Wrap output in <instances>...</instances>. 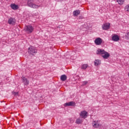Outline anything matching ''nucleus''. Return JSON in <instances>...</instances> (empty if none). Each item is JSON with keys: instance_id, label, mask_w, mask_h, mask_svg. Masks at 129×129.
<instances>
[{"instance_id": "f257e3e1", "label": "nucleus", "mask_w": 129, "mask_h": 129, "mask_svg": "<svg viewBox=\"0 0 129 129\" xmlns=\"http://www.w3.org/2000/svg\"><path fill=\"white\" fill-rule=\"evenodd\" d=\"M27 5L28 7L31 8L32 9H39L41 6L37 5L33 3V0H28L27 2Z\"/></svg>"}, {"instance_id": "f03ea898", "label": "nucleus", "mask_w": 129, "mask_h": 129, "mask_svg": "<svg viewBox=\"0 0 129 129\" xmlns=\"http://www.w3.org/2000/svg\"><path fill=\"white\" fill-rule=\"evenodd\" d=\"M24 30L27 34H32L34 31V27L31 25H26Z\"/></svg>"}, {"instance_id": "7ed1b4c3", "label": "nucleus", "mask_w": 129, "mask_h": 129, "mask_svg": "<svg viewBox=\"0 0 129 129\" xmlns=\"http://www.w3.org/2000/svg\"><path fill=\"white\" fill-rule=\"evenodd\" d=\"M28 53L29 54H31V55H34L37 53V48L34 46H31L28 48Z\"/></svg>"}, {"instance_id": "20e7f679", "label": "nucleus", "mask_w": 129, "mask_h": 129, "mask_svg": "<svg viewBox=\"0 0 129 129\" xmlns=\"http://www.w3.org/2000/svg\"><path fill=\"white\" fill-rule=\"evenodd\" d=\"M80 117H81L83 119H85L88 115V113L87 111L84 110L82 111L80 113H79Z\"/></svg>"}, {"instance_id": "39448f33", "label": "nucleus", "mask_w": 129, "mask_h": 129, "mask_svg": "<svg viewBox=\"0 0 129 129\" xmlns=\"http://www.w3.org/2000/svg\"><path fill=\"white\" fill-rule=\"evenodd\" d=\"M102 28L104 31H107V30H109V29H110V23H104V24L102 25Z\"/></svg>"}, {"instance_id": "423d86ee", "label": "nucleus", "mask_w": 129, "mask_h": 129, "mask_svg": "<svg viewBox=\"0 0 129 129\" xmlns=\"http://www.w3.org/2000/svg\"><path fill=\"white\" fill-rule=\"evenodd\" d=\"M102 39H101L100 37H98L94 40V43L95 45H97V46H100L102 44Z\"/></svg>"}, {"instance_id": "0eeeda50", "label": "nucleus", "mask_w": 129, "mask_h": 129, "mask_svg": "<svg viewBox=\"0 0 129 129\" xmlns=\"http://www.w3.org/2000/svg\"><path fill=\"white\" fill-rule=\"evenodd\" d=\"M100 121L96 120L93 121L92 124L93 126H94L95 128H98L99 126H101V124L100 123Z\"/></svg>"}, {"instance_id": "6e6552de", "label": "nucleus", "mask_w": 129, "mask_h": 129, "mask_svg": "<svg viewBox=\"0 0 129 129\" xmlns=\"http://www.w3.org/2000/svg\"><path fill=\"white\" fill-rule=\"evenodd\" d=\"M83 120H84V119L81 117H79L76 120V124H81L83 122Z\"/></svg>"}, {"instance_id": "1a4fd4ad", "label": "nucleus", "mask_w": 129, "mask_h": 129, "mask_svg": "<svg viewBox=\"0 0 129 129\" xmlns=\"http://www.w3.org/2000/svg\"><path fill=\"white\" fill-rule=\"evenodd\" d=\"M8 24L9 25H15V24H16V20L14 18L11 17L8 20Z\"/></svg>"}, {"instance_id": "9d476101", "label": "nucleus", "mask_w": 129, "mask_h": 129, "mask_svg": "<svg viewBox=\"0 0 129 129\" xmlns=\"http://www.w3.org/2000/svg\"><path fill=\"white\" fill-rule=\"evenodd\" d=\"M76 103L74 101H71L64 104V106H75Z\"/></svg>"}, {"instance_id": "9b49d317", "label": "nucleus", "mask_w": 129, "mask_h": 129, "mask_svg": "<svg viewBox=\"0 0 129 129\" xmlns=\"http://www.w3.org/2000/svg\"><path fill=\"white\" fill-rule=\"evenodd\" d=\"M112 40L114 41V42H118L119 37L117 35H114L112 37Z\"/></svg>"}, {"instance_id": "f8f14e48", "label": "nucleus", "mask_w": 129, "mask_h": 129, "mask_svg": "<svg viewBox=\"0 0 129 129\" xmlns=\"http://www.w3.org/2000/svg\"><path fill=\"white\" fill-rule=\"evenodd\" d=\"M22 80L24 85H26V86L29 85V84H30V82L25 77H23Z\"/></svg>"}, {"instance_id": "ddd939ff", "label": "nucleus", "mask_w": 129, "mask_h": 129, "mask_svg": "<svg viewBox=\"0 0 129 129\" xmlns=\"http://www.w3.org/2000/svg\"><path fill=\"white\" fill-rule=\"evenodd\" d=\"M105 50L104 49H101L100 48H98L97 50V54H99L100 55H103L105 53Z\"/></svg>"}, {"instance_id": "4468645a", "label": "nucleus", "mask_w": 129, "mask_h": 129, "mask_svg": "<svg viewBox=\"0 0 129 129\" xmlns=\"http://www.w3.org/2000/svg\"><path fill=\"white\" fill-rule=\"evenodd\" d=\"M10 7L12 10H14V11H16V10H18L19 9V6L16 5V4H11L10 5Z\"/></svg>"}, {"instance_id": "2eb2a0df", "label": "nucleus", "mask_w": 129, "mask_h": 129, "mask_svg": "<svg viewBox=\"0 0 129 129\" xmlns=\"http://www.w3.org/2000/svg\"><path fill=\"white\" fill-rule=\"evenodd\" d=\"M80 14V11L79 10H75L73 12V15L75 17H77Z\"/></svg>"}, {"instance_id": "dca6fc26", "label": "nucleus", "mask_w": 129, "mask_h": 129, "mask_svg": "<svg viewBox=\"0 0 129 129\" xmlns=\"http://www.w3.org/2000/svg\"><path fill=\"white\" fill-rule=\"evenodd\" d=\"M109 56V53L106 51L105 53H104V55H102V57L104 59H107Z\"/></svg>"}, {"instance_id": "f3484780", "label": "nucleus", "mask_w": 129, "mask_h": 129, "mask_svg": "<svg viewBox=\"0 0 129 129\" xmlns=\"http://www.w3.org/2000/svg\"><path fill=\"white\" fill-rule=\"evenodd\" d=\"M94 64L95 66H98V65H100L101 64L100 60L99 59H96L94 61Z\"/></svg>"}, {"instance_id": "a211bd4d", "label": "nucleus", "mask_w": 129, "mask_h": 129, "mask_svg": "<svg viewBox=\"0 0 129 129\" xmlns=\"http://www.w3.org/2000/svg\"><path fill=\"white\" fill-rule=\"evenodd\" d=\"M67 79V76L65 75H62L60 76V80L61 81H65Z\"/></svg>"}, {"instance_id": "6ab92c4d", "label": "nucleus", "mask_w": 129, "mask_h": 129, "mask_svg": "<svg viewBox=\"0 0 129 129\" xmlns=\"http://www.w3.org/2000/svg\"><path fill=\"white\" fill-rule=\"evenodd\" d=\"M88 67V64H83L82 65L81 68V69H83L84 70H85Z\"/></svg>"}, {"instance_id": "aec40b11", "label": "nucleus", "mask_w": 129, "mask_h": 129, "mask_svg": "<svg viewBox=\"0 0 129 129\" xmlns=\"http://www.w3.org/2000/svg\"><path fill=\"white\" fill-rule=\"evenodd\" d=\"M125 12H127V13H129V4L126 5L124 8Z\"/></svg>"}, {"instance_id": "412c9836", "label": "nucleus", "mask_w": 129, "mask_h": 129, "mask_svg": "<svg viewBox=\"0 0 129 129\" xmlns=\"http://www.w3.org/2000/svg\"><path fill=\"white\" fill-rule=\"evenodd\" d=\"M116 1L117 3H118L119 5H122L124 2V0H116Z\"/></svg>"}, {"instance_id": "4be33fe9", "label": "nucleus", "mask_w": 129, "mask_h": 129, "mask_svg": "<svg viewBox=\"0 0 129 129\" xmlns=\"http://www.w3.org/2000/svg\"><path fill=\"white\" fill-rule=\"evenodd\" d=\"M13 94L15 96H18V95H19V93H18V92H13Z\"/></svg>"}, {"instance_id": "5701e85b", "label": "nucleus", "mask_w": 129, "mask_h": 129, "mask_svg": "<svg viewBox=\"0 0 129 129\" xmlns=\"http://www.w3.org/2000/svg\"><path fill=\"white\" fill-rule=\"evenodd\" d=\"M87 83H88V82H87V81L82 82L83 86H84V85H86V84H87Z\"/></svg>"}, {"instance_id": "b1692460", "label": "nucleus", "mask_w": 129, "mask_h": 129, "mask_svg": "<svg viewBox=\"0 0 129 129\" xmlns=\"http://www.w3.org/2000/svg\"><path fill=\"white\" fill-rule=\"evenodd\" d=\"M125 37L127 38V40H129V32L126 33Z\"/></svg>"}]
</instances>
